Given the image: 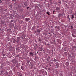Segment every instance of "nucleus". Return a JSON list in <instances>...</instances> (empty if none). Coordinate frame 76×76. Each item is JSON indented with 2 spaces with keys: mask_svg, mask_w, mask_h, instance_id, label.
<instances>
[{
  "mask_svg": "<svg viewBox=\"0 0 76 76\" xmlns=\"http://www.w3.org/2000/svg\"><path fill=\"white\" fill-rule=\"evenodd\" d=\"M12 62L14 64H16L17 63H18V62H17V60H16V59H13L12 61Z\"/></svg>",
  "mask_w": 76,
  "mask_h": 76,
  "instance_id": "423d86ee",
  "label": "nucleus"
},
{
  "mask_svg": "<svg viewBox=\"0 0 76 76\" xmlns=\"http://www.w3.org/2000/svg\"><path fill=\"white\" fill-rule=\"evenodd\" d=\"M3 3V2L1 1V0H0V3Z\"/></svg>",
  "mask_w": 76,
  "mask_h": 76,
  "instance_id": "e2e57ef3",
  "label": "nucleus"
},
{
  "mask_svg": "<svg viewBox=\"0 0 76 76\" xmlns=\"http://www.w3.org/2000/svg\"><path fill=\"white\" fill-rule=\"evenodd\" d=\"M67 18H70V17L69 16V15H68V16H67Z\"/></svg>",
  "mask_w": 76,
  "mask_h": 76,
  "instance_id": "0e129e2a",
  "label": "nucleus"
},
{
  "mask_svg": "<svg viewBox=\"0 0 76 76\" xmlns=\"http://www.w3.org/2000/svg\"><path fill=\"white\" fill-rule=\"evenodd\" d=\"M61 15H62L61 14H58V17L59 18H60V17L61 16Z\"/></svg>",
  "mask_w": 76,
  "mask_h": 76,
  "instance_id": "58836bf2",
  "label": "nucleus"
},
{
  "mask_svg": "<svg viewBox=\"0 0 76 76\" xmlns=\"http://www.w3.org/2000/svg\"><path fill=\"white\" fill-rule=\"evenodd\" d=\"M65 64L66 66H69V63L68 62H66Z\"/></svg>",
  "mask_w": 76,
  "mask_h": 76,
  "instance_id": "b1692460",
  "label": "nucleus"
},
{
  "mask_svg": "<svg viewBox=\"0 0 76 76\" xmlns=\"http://www.w3.org/2000/svg\"><path fill=\"white\" fill-rule=\"evenodd\" d=\"M37 47H38V46L36 44H35L34 47V50H36V49H37Z\"/></svg>",
  "mask_w": 76,
  "mask_h": 76,
  "instance_id": "412c9836",
  "label": "nucleus"
},
{
  "mask_svg": "<svg viewBox=\"0 0 76 76\" xmlns=\"http://www.w3.org/2000/svg\"><path fill=\"white\" fill-rule=\"evenodd\" d=\"M13 68H14V67H15V68L16 67V66H15V65H13Z\"/></svg>",
  "mask_w": 76,
  "mask_h": 76,
  "instance_id": "4d7b16f0",
  "label": "nucleus"
},
{
  "mask_svg": "<svg viewBox=\"0 0 76 76\" xmlns=\"http://www.w3.org/2000/svg\"><path fill=\"white\" fill-rule=\"evenodd\" d=\"M16 64V67H17V68H19V67H20V64L19 63H17Z\"/></svg>",
  "mask_w": 76,
  "mask_h": 76,
  "instance_id": "1a4fd4ad",
  "label": "nucleus"
},
{
  "mask_svg": "<svg viewBox=\"0 0 76 76\" xmlns=\"http://www.w3.org/2000/svg\"><path fill=\"white\" fill-rule=\"evenodd\" d=\"M41 30H40L39 29H38L36 30V32H37V35H39V33L41 32Z\"/></svg>",
  "mask_w": 76,
  "mask_h": 76,
  "instance_id": "9b49d317",
  "label": "nucleus"
},
{
  "mask_svg": "<svg viewBox=\"0 0 76 76\" xmlns=\"http://www.w3.org/2000/svg\"><path fill=\"white\" fill-rule=\"evenodd\" d=\"M45 11L43 10L41 11V12H44Z\"/></svg>",
  "mask_w": 76,
  "mask_h": 76,
  "instance_id": "bf43d9fd",
  "label": "nucleus"
},
{
  "mask_svg": "<svg viewBox=\"0 0 76 76\" xmlns=\"http://www.w3.org/2000/svg\"><path fill=\"white\" fill-rule=\"evenodd\" d=\"M63 50V51H67V50H66V48H64Z\"/></svg>",
  "mask_w": 76,
  "mask_h": 76,
  "instance_id": "e433bc0d",
  "label": "nucleus"
},
{
  "mask_svg": "<svg viewBox=\"0 0 76 76\" xmlns=\"http://www.w3.org/2000/svg\"><path fill=\"white\" fill-rule=\"evenodd\" d=\"M54 35H55V37H56V38H57V35H56V34H55Z\"/></svg>",
  "mask_w": 76,
  "mask_h": 76,
  "instance_id": "5fc2aeb1",
  "label": "nucleus"
},
{
  "mask_svg": "<svg viewBox=\"0 0 76 76\" xmlns=\"http://www.w3.org/2000/svg\"><path fill=\"white\" fill-rule=\"evenodd\" d=\"M34 62H34V61L31 62L30 64L31 65V66H34Z\"/></svg>",
  "mask_w": 76,
  "mask_h": 76,
  "instance_id": "6ab92c4d",
  "label": "nucleus"
},
{
  "mask_svg": "<svg viewBox=\"0 0 76 76\" xmlns=\"http://www.w3.org/2000/svg\"><path fill=\"white\" fill-rule=\"evenodd\" d=\"M28 1H26L24 2H23V4H24V6L22 5V6H23V7H27L28 6Z\"/></svg>",
  "mask_w": 76,
  "mask_h": 76,
  "instance_id": "f257e3e1",
  "label": "nucleus"
},
{
  "mask_svg": "<svg viewBox=\"0 0 76 76\" xmlns=\"http://www.w3.org/2000/svg\"><path fill=\"white\" fill-rule=\"evenodd\" d=\"M2 64H1V65L0 66V67H1V69H3V66L5 67V65H6V64L5 63H2Z\"/></svg>",
  "mask_w": 76,
  "mask_h": 76,
  "instance_id": "39448f33",
  "label": "nucleus"
},
{
  "mask_svg": "<svg viewBox=\"0 0 76 76\" xmlns=\"http://www.w3.org/2000/svg\"><path fill=\"white\" fill-rule=\"evenodd\" d=\"M46 58H47V61H48H48H49V60L50 59V57L48 56V57H47Z\"/></svg>",
  "mask_w": 76,
  "mask_h": 76,
  "instance_id": "4be33fe9",
  "label": "nucleus"
},
{
  "mask_svg": "<svg viewBox=\"0 0 76 76\" xmlns=\"http://www.w3.org/2000/svg\"><path fill=\"white\" fill-rule=\"evenodd\" d=\"M45 41L47 42L48 41V39H46L45 40Z\"/></svg>",
  "mask_w": 76,
  "mask_h": 76,
  "instance_id": "8fccbe9b",
  "label": "nucleus"
},
{
  "mask_svg": "<svg viewBox=\"0 0 76 76\" xmlns=\"http://www.w3.org/2000/svg\"><path fill=\"white\" fill-rule=\"evenodd\" d=\"M20 37H17V39L15 40V43L16 42L18 43L19 41H20Z\"/></svg>",
  "mask_w": 76,
  "mask_h": 76,
  "instance_id": "f03ea898",
  "label": "nucleus"
},
{
  "mask_svg": "<svg viewBox=\"0 0 76 76\" xmlns=\"http://www.w3.org/2000/svg\"><path fill=\"white\" fill-rule=\"evenodd\" d=\"M14 24L13 23L11 24L10 25V26L12 28V27H13V26Z\"/></svg>",
  "mask_w": 76,
  "mask_h": 76,
  "instance_id": "7c9ffc66",
  "label": "nucleus"
},
{
  "mask_svg": "<svg viewBox=\"0 0 76 76\" xmlns=\"http://www.w3.org/2000/svg\"><path fill=\"white\" fill-rule=\"evenodd\" d=\"M18 56H19V55H17L16 56V57H18Z\"/></svg>",
  "mask_w": 76,
  "mask_h": 76,
  "instance_id": "680f3d73",
  "label": "nucleus"
},
{
  "mask_svg": "<svg viewBox=\"0 0 76 76\" xmlns=\"http://www.w3.org/2000/svg\"><path fill=\"white\" fill-rule=\"evenodd\" d=\"M72 47L73 48H75V49H76V46L74 45V46H72Z\"/></svg>",
  "mask_w": 76,
  "mask_h": 76,
  "instance_id": "473e14b6",
  "label": "nucleus"
},
{
  "mask_svg": "<svg viewBox=\"0 0 76 76\" xmlns=\"http://www.w3.org/2000/svg\"><path fill=\"white\" fill-rule=\"evenodd\" d=\"M35 10H39V7L38 6L37 4H35Z\"/></svg>",
  "mask_w": 76,
  "mask_h": 76,
  "instance_id": "20e7f679",
  "label": "nucleus"
},
{
  "mask_svg": "<svg viewBox=\"0 0 76 76\" xmlns=\"http://www.w3.org/2000/svg\"><path fill=\"white\" fill-rule=\"evenodd\" d=\"M55 12V11H54V10L53 11V14H55V13H54Z\"/></svg>",
  "mask_w": 76,
  "mask_h": 76,
  "instance_id": "13d9d810",
  "label": "nucleus"
},
{
  "mask_svg": "<svg viewBox=\"0 0 76 76\" xmlns=\"http://www.w3.org/2000/svg\"><path fill=\"white\" fill-rule=\"evenodd\" d=\"M57 42H58V43H60V42H61V40L60 39H58L56 40Z\"/></svg>",
  "mask_w": 76,
  "mask_h": 76,
  "instance_id": "a878e982",
  "label": "nucleus"
},
{
  "mask_svg": "<svg viewBox=\"0 0 76 76\" xmlns=\"http://www.w3.org/2000/svg\"><path fill=\"white\" fill-rule=\"evenodd\" d=\"M6 63L7 65H9V64H10V61H7Z\"/></svg>",
  "mask_w": 76,
  "mask_h": 76,
  "instance_id": "c756f323",
  "label": "nucleus"
},
{
  "mask_svg": "<svg viewBox=\"0 0 76 76\" xmlns=\"http://www.w3.org/2000/svg\"><path fill=\"white\" fill-rule=\"evenodd\" d=\"M55 28L56 29H58V30H60V27L58 26H56L55 27Z\"/></svg>",
  "mask_w": 76,
  "mask_h": 76,
  "instance_id": "ddd939ff",
  "label": "nucleus"
},
{
  "mask_svg": "<svg viewBox=\"0 0 76 76\" xmlns=\"http://www.w3.org/2000/svg\"><path fill=\"white\" fill-rule=\"evenodd\" d=\"M35 26H33V27L32 28V30L33 31H34V30H35Z\"/></svg>",
  "mask_w": 76,
  "mask_h": 76,
  "instance_id": "cd10ccee",
  "label": "nucleus"
},
{
  "mask_svg": "<svg viewBox=\"0 0 76 76\" xmlns=\"http://www.w3.org/2000/svg\"><path fill=\"white\" fill-rule=\"evenodd\" d=\"M47 14L49 16H50V14L49 13V12H46Z\"/></svg>",
  "mask_w": 76,
  "mask_h": 76,
  "instance_id": "37998d69",
  "label": "nucleus"
},
{
  "mask_svg": "<svg viewBox=\"0 0 76 76\" xmlns=\"http://www.w3.org/2000/svg\"><path fill=\"white\" fill-rule=\"evenodd\" d=\"M71 18L72 19H73L75 18V16L73 15H71Z\"/></svg>",
  "mask_w": 76,
  "mask_h": 76,
  "instance_id": "c85d7f7f",
  "label": "nucleus"
},
{
  "mask_svg": "<svg viewBox=\"0 0 76 76\" xmlns=\"http://www.w3.org/2000/svg\"><path fill=\"white\" fill-rule=\"evenodd\" d=\"M16 50L17 51H19L20 50V49H19V47H17L16 48Z\"/></svg>",
  "mask_w": 76,
  "mask_h": 76,
  "instance_id": "2f4dec72",
  "label": "nucleus"
},
{
  "mask_svg": "<svg viewBox=\"0 0 76 76\" xmlns=\"http://www.w3.org/2000/svg\"><path fill=\"white\" fill-rule=\"evenodd\" d=\"M21 6H22V5H21L20 6L18 5V8H20V7H21Z\"/></svg>",
  "mask_w": 76,
  "mask_h": 76,
  "instance_id": "79ce46f5",
  "label": "nucleus"
},
{
  "mask_svg": "<svg viewBox=\"0 0 76 76\" xmlns=\"http://www.w3.org/2000/svg\"><path fill=\"white\" fill-rule=\"evenodd\" d=\"M4 11H5V12H6V11H7V9H5V10H4Z\"/></svg>",
  "mask_w": 76,
  "mask_h": 76,
  "instance_id": "338daca9",
  "label": "nucleus"
},
{
  "mask_svg": "<svg viewBox=\"0 0 76 76\" xmlns=\"http://www.w3.org/2000/svg\"><path fill=\"white\" fill-rule=\"evenodd\" d=\"M37 58H38V57H35V59H37Z\"/></svg>",
  "mask_w": 76,
  "mask_h": 76,
  "instance_id": "69168bd1",
  "label": "nucleus"
},
{
  "mask_svg": "<svg viewBox=\"0 0 76 76\" xmlns=\"http://www.w3.org/2000/svg\"><path fill=\"white\" fill-rule=\"evenodd\" d=\"M12 4H10V7H11V8H12Z\"/></svg>",
  "mask_w": 76,
  "mask_h": 76,
  "instance_id": "49530a36",
  "label": "nucleus"
},
{
  "mask_svg": "<svg viewBox=\"0 0 76 76\" xmlns=\"http://www.w3.org/2000/svg\"><path fill=\"white\" fill-rule=\"evenodd\" d=\"M25 21H27V22H28L29 20H30V19H29V18H25Z\"/></svg>",
  "mask_w": 76,
  "mask_h": 76,
  "instance_id": "a211bd4d",
  "label": "nucleus"
},
{
  "mask_svg": "<svg viewBox=\"0 0 76 76\" xmlns=\"http://www.w3.org/2000/svg\"><path fill=\"white\" fill-rule=\"evenodd\" d=\"M44 71L42 70H40L39 71V74H41V73H42V74H44Z\"/></svg>",
  "mask_w": 76,
  "mask_h": 76,
  "instance_id": "f3484780",
  "label": "nucleus"
},
{
  "mask_svg": "<svg viewBox=\"0 0 76 76\" xmlns=\"http://www.w3.org/2000/svg\"><path fill=\"white\" fill-rule=\"evenodd\" d=\"M31 61H32V60L31 59H28L27 61V63L29 64Z\"/></svg>",
  "mask_w": 76,
  "mask_h": 76,
  "instance_id": "aec40b11",
  "label": "nucleus"
},
{
  "mask_svg": "<svg viewBox=\"0 0 76 76\" xmlns=\"http://www.w3.org/2000/svg\"><path fill=\"white\" fill-rule=\"evenodd\" d=\"M60 76H63V74L62 73H61L60 74Z\"/></svg>",
  "mask_w": 76,
  "mask_h": 76,
  "instance_id": "de8ad7c7",
  "label": "nucleus"
},
{
  "mask_svg": "<svg viewBox=\"0 0 76 76\" xmlns=\"http://www.w3.org/2000/svg\"><path fill=\"white\" fill-rule=\"evenodd\" d=\"M42 50H43V48H42V46L41 47H40L39 48V51H42Z\"/></svg>",
  "mask_w": 76,
  "mask_h": 76,
  "instance_id": "f8f14e48",
  "label": "nucleus"
},
{
  "mask_svg": "<svg viewBox=\"0 0 76 76\" xmlns=\"http://www.w3.org/2000/svg\"><path fill=\"white\" fill-rule=\"evenodd\" d=\"M25 38V35L24 34H23L22 36H21V38H22L23 39L24 38Z\"/></svg>",
  "mask_w": 76,
  "mask_h": 76,
  "instance_id": "4468645a",
  "label": "nucleus"
},
{
  "mask_svg": "<svg viewBox=\"0 0 76 76\" xmlns=\"http://www.w3.org/2000/svg\"><path fill=\"white\" fill-rule=\"evenodd\" d=\"M56 68H58L59 67V66H60V65L58 63H56Z\"/></svg>",
  "mask_w": 76,
  "mask_h": 76,
  "instance_id": "dca6fc26",
  "label": "nucleus"
},
{
  "mask_svg": "<svg viewBox=\"0 0 76 76\" xmlns=\"http://www.w3.org/2000/svg\"><path fill=\"white\" fill-rule=\"evenodd\" d=\"M50 4H48L49 5H51L52 4V2H51H51H50Z\"/></svg>",
  "mask_w": 76,
  "mask_h": 76,
  "instance_id": "864d4df0",
  "label": "nucleus"
},
{
  "mask_svg": "<svg viewBox=\"0 0 76 76\" xmlns=\"http://www.w3.org/2000/svg\"><path fill=\"white\" fill-rule=\"evenodd\" d=\"M21 69H22V70H25V68H24V66H21Z\"/></svg>",
  "mask_w": 76,
  "mask_h": 76,
  "instance_id": "bb28decb",
  "label": "nucleus"
},
{
  "mask_svg": "<svg viewBox=\"0 0 76 76\" xmlns=\"http://www.w3.org/2000/svg\"><path fill=\"white\" fill-rule=\"evenodd\" d=\"M56 76H59L57 74H56Z\"/></svg>",
  "mask_w": 76,
  "mask_h": 76,
  "instance_id": "774afa93",
  "label": "nucleus"
},
{
  "mask_svg": "<svg viewBox=\"0 0 76 76\" xmlns=\"http://www.w3.org/2000/svg\"><path fill=\"white\" fill-rule=\"evenodd\" d=\"M71 29H73V25H72L71 26Z\"/></svg>",
  "mask_w": 76,
  "mask_h": 76,
  "instance_id": "a18cd8bd",
  "label": "nucleus"
},
{
  "mask_svg": "<svg viewBox=\"0 0 76 76\" xmlns=\"http://www.w3.org/2000/svg\"><path fill=\"white\" fill-rule=\"evenodd\" d=\"M5 56H6V55H5V54H3V57Z\"/></svg>",
  "mask_w": 76,
  "mask_h": 76,
  "instance_id": "6e6d98bb",
  "label": "nucleus"
},
{
  "mask_svg": "<svg viewBox=\"0 0 76 76\" xmlns=\"http://www.w3.org/2000/svg\"><path fill=\"white\" fill-rule=\"evenodd\" d=\"M17 73V76H22V74L21 73H20V72H16Z\"/></svg>",
  "mask_w": 76,
  "mask_h": 76,
  "instance_id": "0eeeda50",
  "label": "nucleus"
},
{
  "mask_svg": "<svg viewBox=\"0 0 76 76\" xmlns=\"http://www.w3.org/2000/svg\"><path fill=\"white\" fill-rule=\"evenodd\" d=\"M54 61L55 62H56V61H57V59H55V58L54 59Z\"/></svg>",
  "mask_w": 76,
  "mask_h": 76,
  "instance_id": "ea45409f",
  "label": "nucleus"
},
{
  "mask_svg": "<svg viewBox=\"0 0 76 76\" xmlns=\"http://www.w3.org/2000/svg\"><path fill=\"white\" fill-rule=\"evenodd\" d=\"M72 36H73V37H76V36H75V35H74V34L72 33Z\"/></svg>",
  "mask_w": 76,
  "mask_h": 76,
  "instance_id": "a19ab883",
  "label": "nucleus"
},
{
  "mask_svg": "<svg viewBox=\"0 0 76 76\" xmlns=\"http://www.w3.org/2000/svg\"><path fill=\"white\" fill-rule=\"evenodd\" d=\"M18 57H19V58H22V57H20V55H18Z\"/></svg>",
  "mask_w": 76,
  "mask_h": 76,
  "instance_id": "09e8293b",
  "label": "nucleus"
},
{
  "mask_svg": "<svg viewBox=\"0 0 76 76\" xmlns=\"http://www.w3.org/2000/svg\"><path fill=\"white\" fill-rule=\"evenodd\" d=\"M67 56L68 58L69 57V58H72V56H71V54L70 53L68 54Z\"/></svg>",
  "mask_w": 76,
  "mask_h": 76,
  "instance_id": "393cba45",
  "label": "nucleus"
},
{
  "mask_svg": "<svg viewBox=\"0 0 76 76\" xmlns=\"http://www.w3.org/2000/svg\"><path fill=\"white\" fill-rule=\"evenodd\" d=\"M57 37L58 38H60V36H61V34H59L57 32Z\"/></svg>",
  "mask_w": 76,
  "mask_h": 76,
  "instance_id": "2eb2a0df",
  "label": "nucleus"
},
{
  "mask_svg": "<svg viewBox=\"0 0 76 76\" xmlns=\"http://www.w3.org/2000/svg\"><path fill=\"white\" fill-rule=\"evenodd\" d=\"M10 17L11 18H12V15H11L10 16Z\"/></svg>",
  "mask_w": 76,
  "mask_h": 76,
  "instance_id": "052dcab7",
  "label": "nucleus"
},
{
  "mask_svg": "<svg viewBox=\"0 0 76 76\" xmlns=\"http://www.w3.org/2000/svg\"><path fill=\"white\" fill-rule=\"evenodd\" d=\"M38 6H39L40 8H42V5H41L40 4H39Z\"/></svg>",
  "mask_w": 76,
  "mask_h": 76,
  "instance_id": "4c0bfd02",
  "label": "nucleus"
},
{
  "mask_svg": "<svg viewBox=\"0 0 76 76\" xmlns=\"http://www.w3.org/2000/svg\"><path fill=\"white\" fill-rule=\"evenodd\" d=\"M1 73V74H3L4 73V72L3 71V70H2L1 71H0Z\"/></svg>",
  "mask_w": 76,
  "mask_h": 76,
  "instance_id": "f704fd0d",
  "label": "nucleus"
},
{
  "mask_svg": "<svg viewBox=\"0 0 76 76\" xmlns=\"http://www.w3.org/2000/svg\"><path fill=\"white\" fill-rule=\"evenodd\" d=\"M49 1L50 3H52V0H49Z\"/></svg>",
  "mask_w": 76,
  "mask_h": 76,
  "instance_id": "3c124183",
  "label": "nucleus"
},
{
  "mask_svg": "<svg viewBox=\"0 0 76 76\" xmlns=\"http://www.w3.org/2000/svg\"><path fill=\"white\" fill-rule=\"evenodd\" d=\"M44 73L43 74V75H47V72H46V71H44L43 72V73Z\"/></svg>",
  "mask_w": 76,
  "mask_h": 76,
  "instance_id": "5701e85b",
  "label": "nucleus"
},
{
  "mask_svg": "<svg viewBox=\"0 0 76 76\" xmlns=\"http://www.w3.org/2000/svg\"><path fill=\"white\" fill-rule=\"evenodd\" d=\"M13 70H14V71H15V70H16V67L13 68Z\"/></svg>",
  "mask_w": 76,
  "mask_h": 76,
  "instance_id": "c03bdc74",
  "label": "nucleus"
},
{
  "mask_svg": "<svg viewBox=\"0 0 76 76\" xmlns=\"http://www.w3.org/2000/svg\"><path fill=\"white\" fill-rule=\"evenodd\" d=\"M56 12H60V8L59 7H56Z\"/></svg>",
  "mask_w": 76,
  "mask_h": 76,
  "instance_id": "7ed1b4c3",
  "label": "nucleus"
},
{
  "mask_svg": "<svg viewBox=\"0 0 76 76\" xmlns=\"http://www.w3.org/2000/svg\"><path fill=\"white\" fill-rule=\"evenodd\" d=\"M38 41L39 42H41V41H42V40L40 38L38 39Z\"/></svg>",
  "mask_w": 76,
  "mask_h": 76,
  "instance_id": "72a5a7b5",
  "label": "nucleus"
},
{
  "mask_svg": "<svg viewBox=\"0 0 76 76\" xmlns=\"http://www.w3.org/2000/svg\"><path fill=\"white\" fill-rule=\"evenodd\" d=\"M34 55V54L33 52H30V53L29 54V56H31L32 57V56H33Z\"/></svg>",
  "mask_w": 76,
  "mask_h": 76,
  "instance_id": "9d476101",
  "label": "nucleus"
},
{
  "mask_svg": "<svg viewBox=\"0 0 76 76\" xmlns=\"http://www.w3.org/2000/svg\"><path fill=\"white\" fill-rule=\"evenodd\" d=\"M5 75H9V73L7 71H6L5 72Z\"/></svg>",
  "mask_w": 76,
  "mask_h": 76,
  "instance_id": "c9c22d12",
  "label": "nucleus"
},
{
  "mask_svg": "<svg viewBox=\"0 0 76 76\" xmlns=\"http://www.w3.org/2000/svg\"><path fill=\"white\" fill-rule=\"evenodd\" d=\"M13 43H15V36H14L12 37Z\"/></svg>",
  "mask_w": 76,
  "mask_h": 76,
  "instance_id": "6e6552de",
  "label": "nucleus"
},
{
  "mask_svg": "<svg viewBox=\"0 0 76 76\" xmlns=\"http://www.w3.org/2000/svg\"><path fill=\"white\" fill-rule=\"evenodd\" d=\"M30 7H27L26 8H27V10H28V9H29Z\"/></svg>",
  "mask_w": 76,
  "mask_h": 76,
  "instance_id": "603ef678",
  "label": "nucleus"
}]
</instances>
